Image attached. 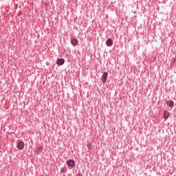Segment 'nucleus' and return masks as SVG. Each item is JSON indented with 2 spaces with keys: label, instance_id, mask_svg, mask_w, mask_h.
I'll list each match as a JSON object with an SVG mask.
<instances>
[{
  "label": "nucleus",
  "instance_id": "1",
  "mask_svg": "<svg viewBox=\"0 0 176 176\" xmlns=\"http://www.w3.org/2000/svg\"><path fill=\"white\" fill-rule=\"evenodd\" d=\"M108 77V72H104L102 74L101 80L102 83H107V78Z\"/></svg>",
  "mask_w": 176,
  "mask_h": 176
},
{
  "label": "nucleus",
  "instance_id": "2",
  "mask_svg": "<svg viewBox=\"0 0 176 176\" xmlns=\"http://www.w3.org/2000/svg\"><path fill=\"white\" fill-rule=\"evenodd\" d=\"M16 147L18 148V149L23 151V149H24V142L21 141L18 142Z\"/></svg>",
  "mask_w": 176,
  "mask_h": 176
},
{
  "label": "nucleus",
  "instance_id": "3",
  "mask_svg": "<svg viewBox=\"0 0 176 176\" xmlns=\"http://www.w3.org/2000/svg\"><path fill=\"white\" fill-rule=\"evenodd\" d=\"M106 45L107 46H108L109 47H111V46H113V41H112V38H108L106 41Z\"/></svg>",
  "mask_w": 176,
  "mask_h": 176
},
{
  "label": "nucleus",
  "instance_id": "4",
  "mask_svg": "<svg viewBox=\"0 0 176 176\" xmlns=\"http://www.w3.org/2000/svg\"><path fill=\"white\" fill-rule=\"evenodd\" d=\"M67 164L69 166V167H75V161L73 160H69L67 162Z\"/></svg>",
  "mask_w": 176,
  "mask_h": 176
},
{
  "label": "nucleus",
  "instance_id": "5",
  "mask_svg": "<svg viewBox=\"0 0 176 176\" xmlns=\"http://www.w3.org/2000/svg\"><path fill=\"white\" fill-rule=\"evenodd\" d=\"M64 63H65V60L63 58H60L56 60L57 65H63Z\"/></svg>",
  "mask_w": 176,
  "mask_h": 176
},
{
  "label": "nucleus",
  "instance_id": "6",
  "mask_svg": "<svg viewBox=\"0 0 176 176\" xmlns=\"http://www.w3.org/2000/svg\"><path fill=\"white\" fill-rule=\"evenodd\" d=\"M168 116H170V112H168V111L165 110L164 111V119L165 120H167V119H168Z\"/></svg>",
  "mask_w": 176,
  "mask_h": 176
},
{
  "label": "nucleus",
  "instance_id": "7",
  "mask_svg": "<svg viewBox=\"0 0 176 176\" xmlns=\"http://www.w3.org/2000/svg\"><path fill=\"white\" fill-rule=\"evenodd\" d=\"M71 43L73 45V46H76V45H78V40L76 38H73Z\"/></svg>",
  "mask_w": 176,
  "mask_h": 176
},
{
  "label": "nucleus",
  "instance_id": "8",
  "mask_svg": "<svg viewBox=\"0 0 176 176\" xmlns=\"http://www.w3.org/2000/svg\"><path fill=\"white\" fill-rule=\"evenodd\" d=\"M169 107H174V101L171 100L168 103H167Z\"/></svg>",
  "mask_w": 176,
  "mask_h": 176
},
{
  "label": "nucleus",
  "instance_id": "9",
  "mask_svg": "<svg viewBox=\"0 0 176 176\" xmlns=\"http://www.w3.org/2000/svg\"><path fill=\"white\" fill-rule=\"evenodd\" d=\"M87 146L88 149H90V150L93 149V145L91 143H88L87 144Z\"/></svg>",
  "mask_w": 176,
  "mask_h": 176
},
{
  "label": "nucleus",
  "instance_id": "10",
  "mask_svg": "<svg viewBox=\"0 0 176 176\" xmlns=\"http://www.w3.org/2000/svg\"><path fill=\"white\" fill-rule=\"evenodd\" d=\"M60 173H63V174H65V173H67V171L65 170V169H64V168H60Z\"/></svg>",
  "mask_w": 176,
  "mask_h": 176
},
{
  "label": "nucleus",
  "instance_id": "11",
  "mask_svg": "<svg viewBox=\"0 0 176 176\" xmlns=\"http://www.w3.org/2000/svg\"><path fill=\"white\" fill-rule=\"evenodd\" d=\"M37 150H38V151H43V147H42V146H38V147L37 148Z\"/></svg>",
  "mask_w": 176,
  "mask_h": 176
},
{
  "label": "nucleus",
  "instance_id": "12",
  "mask_svg": "<svg viewBox=\"0 0 176 176\" xmlns=\"http://www.w3.org/2000/svg\"><path fill=\"white\" fill-rule=\"evenodd\" d=\"M173 63H174V64H175V63H176V58H173Z\"/></svg>",
  "mask_w": 176,
  "mask_h": 176
},
{
  "label": "nucleus",
  "instance_id": "13",
  "mask_svg": "<svg viewBox=\"0 0 176 176\" xmlns=\"http://www.w3.org/2000/svg\"><path fill=\"white\" fill-rule=\"evenodd\" d=\"M77 176H82V175H80V174H78V175H77Z\"/></svg>",
  "mask_w": 176,
  "mask_h": 176
}]
</instances>
